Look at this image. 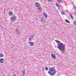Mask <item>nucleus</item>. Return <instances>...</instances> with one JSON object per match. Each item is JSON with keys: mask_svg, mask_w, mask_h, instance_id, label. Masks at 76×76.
I'll return each mask as SVG.
<instances>
[{"mask_svg": "<svg viewBox=\"0 0 76 76\" xmlns=\"http://www.w3.org/2000/svg\"><path fill=\"white\" fill-rule=\"evenodd\" d=\"M56 72L57 71L56 70L55 68L54 67H52L50 69L48 72V73H49V75L53 76V75H55V74Z\"/></svg>", "mask_w": 76, "mask_h": 76, "instance_id": "obj_1", "label": "nucleus"}, {"mask_svg": "<svg viewBox=\"0 0 76 76\" xmlns=\"http://www.w3.org/2000/svg\"><path fill=\"white\" fill-rule=\"evenodd\" d=\"M66 45L61 42H60L58 44V48L60 50H65Z\"/></svg>", "mask_w": 76, "mask_h": 76, "instance_id": "obj_2", "label": "nucleus"}, {"mask_svg": "<svg viewBox=\"0 0 76 76\" xmlns=\"http://www.w3.org/2000/svg\"><path fill=\"white\" fill-rule=\"evenodd\" d=\"M16 16H13V17L11 18V22H13L15 20V19H16Z\"/></svg>", "mask_w": 76, "mask_h": 76, "instance_id": "obj_3", "label": "nucleus"}, {"mask_svg": "<svg viewBox=\"0 0 76 76\" xmlns=\"http://www.w3.org/2000/svg\"><path fill=\"white\" fill-rule=\"evenodd\" d=\"M4 62V59L1 58L0 59V63H3Z\"/></svg>", "mask_w": 76, "mask_h": 76, "instance_id": "obj_4", "label": "nucleus"}, {"mask_svg": "<svg viewBox=\"0 0 76 76\" xmlns=\"http://www.w3.org/2000/svg\"><path fill=\"white\" fill-rule=\"evenodd\" d=\"M51 56L52 58H56V57L54 54H51Z\"/></svg>", "mask_w": 76, "mask_h": 76, "instance_id": "obj_5", "label": "nucleus"}, {"mask_svg": "<svg viewBox=\"0 0 76 76\" xmlns=\"http://www.w3.org/2000/svg\"><path fill=\"white\" fill-rule=\"evenodd\" d=\"M43 14L44 16L46 18H47V14H46V13H45V12H43Z\"/></svg>", "mask_w": 76, "mask_h": 76, "instance_id": "obj_6", "label": "nucleus"}, {"mask_svg": "<svg viewBox=\"0 0 76 76\" xmlns=\"http://www.w3.org/2000/svg\"><path fill=\"white\" fill-rule=\"evenodd\" d=\"M34 37V36H32L30 37L28 39L29 41H30L32 39H33V37Z\"/></svg>", "mask_w": 76, "mask_h": 76, "instance_id": "obj_7", "label": "nucleus"}, {"mask_svg": "<svg viewBox=\"0 0 76 76\" xmlns=\"http://www.w3.org/2000/svg\"><path fill=\"white\" fill-rule=\"evenodd\" d=\"M29 44H30V45H31V46H32L34 44V42H30L29 43Z\"/></svg>", "mask_w": 76, "mask_h": 76, "instance_id": "obj_8", "label": "nucleus"}, {"mask_svg": "<svg viewBox=\"0 0 76 76\" xmlns=\"http://www.w3.org/2000/svg\"><path fill=\"white\" fill-rule=\"evenodd\" d=\"M38 10H39V11H40V10H42V8H41V7L40 6L39 7H38Z\"/></svg>", "mask_w": 76, "mask_h": 76, "instance_id": "obj_9", "label": "nucleus"}, {"mask_svg": "<svg viewBox=\"0 0 76 76\" xmlns=\"http://www.w3.org/2000/svg\"><path fill=\"white\" fill-rule=\"evenodd\" d=\"M36 6L37 7H39V4L38 3H37L36 4Z\"/></svg>", "mask_w": 76, "mask_h": 76, "instance_id": "obj_10", "label": "nucleus"}, {"mask_svg": "<svg viewBox=\"0 0 76 76\" xmlns=\"http://www.w3.org/2000/svg\"><path fill=\"white\" fill-rule=\"evenodd\" d=\"M9 15L10 16H11L13 15V13H12V12L10 11L9 12Z\"/></svg>", "mask_w": 76, "mask_h": 76, "instance_id": "obj_11", "label": "nucleus"}, {"mask_svg": "<svg viewBox=\"0 0 76 76\" xmlns=\"http://www.w3.org/2000/svg\"><path fill=\"white\" fill-rule=\"evenodd\" d=\"M15 33L16 34H19V31L18 29L16 30Z\"/></svg>", "mask_w": 76, "mask_h": 76, "instance_id": "obj_12", "label": "nucleus"}, {"mask_svg": "<svg viewBox=\"0 0 76 76\" xmlns=\"http://www.w3.org/2000/svg\"><path fill=\"white\" fill-rule=\"evenodd\" d=\"M65 20L66 22H67V23H70V22L67 19H65Z\"/></svg>", "mask_w": 76, "mask_h": 76, "instance_id": "obj_13", "label": "nucleus"}, {"mask_svg": "<svg viewBox=\"0 0 76 76\" xmlns=\"http://www.w3.org/2000/svg\"><path fill=\"white\" fill-rule=\"evenodd\" d=\"M74 8H75V9H74V12L75 13H76V8L75 7H74Z\"/></svg>", "mask_w": 76, "mask_h": 76, "instance_id": "obj_14", "label": "nucleus"}, {"mask_svg": "<svg viewBox=\"0 0 76 76\" xmlns=\"http://www.w3.org/2000/svg\"><path fill=\"white\" fill-rule=\"evenodd\" d=\"M58 3H61L63 0H58Z\"/></svg>", "mask_w": 76, "mask_h": 76, "instance_id": "obj_15", "label": "nucleus"}, {"mask_svg": "<svg viewBox=\"0 0 76 76\" xmlns=\"http://www.w3.org/2000/svg\"><path fill=\"white\" fill-rule=\"evenodd\" d=\"M0 57H4V55L3 54H0Z\"/></svg>", "mask_w": 76, "mask_h": 76, "instance_id": "obj_16", "label": "nucleus"}, {"mask_svg": "<svg viewBox=\"0 0 76 76\" xmlns=\"http://www.w3.org/2000/svg\"><path fill=\"white\" fill-rule=\"evenodd\" d=\"M26 72V71H25V70H23L22 72V73L24 75H25V73Z\"/></svg>", "mask_w": 76, "mask_h": 76, "instance_id": "obj_17", "label": "nucleus"}, {"mask_svg": "<svg viewBox=\"0 0 76 76\" xmlns=\"http://www.w3.org/2000/svg\"><path fill=\"white\" fill-rule=\"evenodd\" d=\"M60 51H61V53H64V50H60Z\"/></svg>", "mask_w": 76, "mask_h": 76, "instance_id": "obj_18", "label": "nucleus"}, {"mask_svg": "<svg viewBox=\"0 0 76 76\" xmlns=\"http://www.w3.org/2000/svg\"><path fill=\"white\" fill-rule=\"evenodd\" d=\"M45 69L46 71H47V70H48V68L47 67H46L45 68Z\"/></svg>", "mask_w": 76, "mask_h": 76, "instance_id": "obj_19", "label": "nucleus"}, {"mask_svg": "<svg viewBox=\"0 0 76 76\" xmlns=\"http://www.w3.org/2000/svg\"><path fill=\"white\" fill-rule=\"evenodd\" d=\"M61 13L62 15H64V14L65 12H64L62 11L61 12Z\"/></svg>", "mask_w": 76, "mask_h": 76, "instance_id": "obj_20", "label": "nucleus"}, {"mask_svg": "<svg viewBox=\"0 0 76 76\" xmlns=\"http://www.w3.org/2000/svg\"><path fill=\"white\" fill-rule=\"evenodd\" d=\"M55 41L56 42H57L58 43V44H59V43H60V42H60V41H57V40H55Z\"/></svg>", "mask_w": 76, "mask_h": 76, "instance_id": "obj_21", "label": "nucleus"}, {"mask_svg": "<svg viewBox=\"0 0 76 76\" xmlns=\"http://www.w3.org/2000/svg\"><path fill=\"white\" fill-rule=\"evenodd\" d=\"M74 25H76V21H74Z\"/></svg>", "mask_w": 76, "mask_h": 76, "instance_id": "obj_22", "label": "nucleus"}, {"mask_svg": "<svg viewBox=\"0 0 76 76\" xmlns=\"http://www.w3.org/2000/svg\"><path fill=\"white\" fill-rule=\"evenodd\" d=\"M71 16V18L72 19H73V16H72V15L70 16Z\"/></svg>", "mask_w": 76, "mask_h": 76, "instance_id": "obj_23", "label": "nucleus"}, {"mask_svg": "<svg viewBox=\"0 0 76 76\" xmlns=\"http://www.w3.org/2000/svg\"><path fill=\"white\" fill-rule=\"evenodd\" d=\"M56 6H58V4L56 3Z\"/></svg>", "mask_w": 76, "mask_h": 76, "instance_id": "obj_24", "label": "nucleus"}, {"mask_svg": "<svg viewBox=\"0 0 76 76\" xmlns=\"http://www.w3.org/2000/svg\"><path fill=\"white\" fill-rule=\"evenodd\" d=\"M41 22H44V21H43V20H41Z\"/></svg>", "mask_w": 76, "mask_h": 76, "instance_id": "obj_25", "label": "nucleus"}, {"mask_svg": "<svg viewBox=\"0 0 76 76\" xmlns=\"http://www.w3.org/2000/svg\"><path fill=\"white\" fill-rule=\"evenodd\" d=\"M70 16H72V14H71V13H70Z\"/></svg>", "mask_w": 76, "mask_h": 76, "instance_id": "obj_26", "label": "nucleus"}, {"mask_svg": "<svg viewBox=\"0 0 76 76\" xmlns=\"http://www.w3.org/2000/svg\"><path fill=\"white\" fill-rule=\"evenodd\" d=\"M48 1H51V0H48Z\"/></svg>", "mask_w": 76, "mask_h": 76, "instance_id": "obj_27", "label": "nucleus"}, {"mask_svg": "<svg viewBox=\"0 0 76 76\" xmlns=\"http://www.w3.org/2000/svg\"><path fill=\"white\" fill-rule=\"evenodd\" d=\"M13 76H16V75H14Z\"/></svg>", "mask_w": 76, "mask_h": 76, "instance_id": "obj_28", "label": "nucleus"}, {"mask_svg": "<svg viewBox=\"0 0 76 76\" xmlns=\"http://www.w3.org/2000/svg\"><path fill=\"white\" fill-rule=\"evenodd\" d=\"M22 76H23V75H22Z\"/></svg>", "mask_w": 76, "mask_h": 76, "instance_id": "obj_29", "label": "nucleus"}, {"mask_svg": "<svg viewBox=\"0 0 76 76\" xmlns=\"http://www.w3.org/2000/svg\"><path fill=\"white\" fill-rule=\"evenodd\" d=\"M4 11H5V10H4Z\"/></svg>", "mask_w": 76, "mask_h": 76, "instance_id": "obj_30", "label": "nucleus"}]
</instances>
